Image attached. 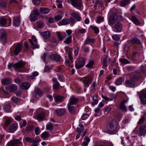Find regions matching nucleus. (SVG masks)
Masks as SVG:
<instances>
[{"mask_svg":"<svg viewBox=\"0 0 146 146\" xmlns=\"http://www.w3.org/2000/svg\"><path fill=\"white\" fill-rule=\"evenodd\" d=\"M25 140L27 142L32 143L37 142L38 141V140H34L30 137H26Z\"/></svg>","mask_w":146,"mask_h":146,"instance_id":"6e6d98bb","label":"nucleus"},{"mask_svg":"<svg viewBox=\"0 0 146 146\" xmlns=\"http://www.w3.org/2000/svg\"><path fill=\"white\" fill-rule=\"evenodd\" d=\"M11 101L15 104H17L20 101V99L15 96H13L11 98Z\"/></svg>","mask_w":146,"mask_h":146,"instance_id":"de8ad7c7","label":"nucleus"},{"mask_svg":"<svg viewBox=\"0 0 146 146\" xmlns=\"http://www.w3.org/2000/svg\"><path fill=\"white\" fill-rule=\"evenodd\" d=\"M12 123V121L11 119H8L5 121V126H7Z\"/></svg>","mask_w":146,"mask_h":146,"instance_id":"e2e57ef3","label":"nucleus"},{"mask_svg":"<svg viewBox=\"0 0 146 146\" xmlns=\"http://www.w3.org/2000/svg\"><path fill=\"white\" fill-rule=\"evenodd\" d=\"M135 84V82L131 79L126 80L125 83V85L128 87L134 86Z\"/></svg>","mask_w":146,"mask_h":146,"instance_id":"f8f14e48","label":"nucleus"},{"mask_svg":"<svg viewBox=\"0 0 146 146\" xmlns=\"http://www.w3.org/2000/svg\"><path fill=\"white\" fill-rule=\"evenodd\" d=\"M50 91V86H47L44 89V90L43 91L44 93H47L49 92Z\"/></svg>","mask_w":146,"mask_h":146,"instance_id":"338daca9","label":"nucleus"},{"mask_svg":"<svg viewBox=\"0 0 146 146\" xmlns=\"http://www.w3.org/2000/svg\"><path fill=\"white\" fill-rule=\"evenodd\" d=\"M34 93L36 95L39 96L42 95L43 93L44 92L43 90H41L39 88H36L34 90Z\"/></svg>","mask_w":146,"mask_h":146,"instance_id":"cd10ccee","label":"nucleus"},{"mask_svg":"<svg viewBox=\"0 0 146 146\" xmlns=\"http://www.w3.org/2000/svg\"><path fill=\"white\" fill-rule=\"evenodd\" d=\"M70 23V21L68 19H63L59 22V24L61 25H65Z\"/></svg>","mask_w":146,"mask_h":146,"instance_id":"2f4dec72","label":"nucleus"},{"mask_svg":"<svg viewBox=\"0 0 146 146\" xmlns=\"http://www.w3.org/2000/svg\"><path fill=\"white\" fill-rule=\"evenodd\" d=\"M117 123L114 120L110 122L107 126V130L110 133L115 131L117 129Z\"/></svg>","mask_w":146,"mask_h":146,"instance_id":"7ed1b4c3","label":"nucleus"},{"mask_svg":"<svg viewBox=\"0 0 146 146\" xmlns=\"http://www.w3.org/2000/svg\"><path fill=\"white\" fill-rule=\"evenodd\" d=\"M93 100L94 104H96L98 103V100H97V97L96 95H94L92 97Z\"/></svg>","mask_w":146,"mask_h":146,"instance_id":"bf43d9fd","label":"nucleus"},{"mask_svg":"<svg viewBox=\"0 0 146 146\" xmlns=\"http://www.w3.org/2000/svg\"><path fill=\"white\" fill-rule=\"evenodd\" d=\"M84 129V127L82 124L80 123L78 125V127H77V130L78 133H82Z\"/></svg>","mask_w":146,"mask_h":146,"instance_id":"e433bc0d","label":"nucleus"},{"mask_svg":"<svg viewBox=\"0 0 146 146\" xmlns=\"http://www.w3.org/2000/svg\"><path fill=\"white\" fill-rule=\"evenodd\" d=\"M20 23V19L19 17H14L13 18V24L15 27L18 26Z\"/></svg>","mask_w":146,"mask_h":146,"instance_id":"a211bd4d","label":"nucleus"},{"mask_svg":"<svg viewBox=\"0 0 146 146\" xmlns=\"http://www.w3.org/2000/svg\"><path fill=\"white\" fill-rule=\"evenodd\" d=\"M112 39L115 41L119 40L120 38L117 35H113L112 36Z\"/></svg>","mask_w":146,"mask_h":146,"instance_id":"052dcab7","label":"nucleus"},{"mask_svg":"<svg viewBox=\"0 0 146 146\" xmlns=\"http://www.w3.org/2000/svg\"><path fill=\"white\" fill-rule=\"evenodd\" d=\"M80 80L83 83L84 87H88L91 83L92 79L91 78L84 77L81 79Z\"/></svg>","mask_w":146,"mask_h":146,"instance_id":"423d86ee","label":"nucleus"},{"mask_svg":"<svg viewBox=\"0 0 146 146\" xmlns=\"http://www.w3.org/2000/svg\"><path fill=\"white\" fill-rule=\"evenodd\" d=\"M53 128V124L51 122L48 123L46 126V130H49L50 131H52Z\"/></svg>","mask_w":146,"mask_h":146,"instance_id":"c03bdc74","label":"nucleus"},{"mask_svg":"<svg viewBox=\"0 0 146 146\" xmlns=\"http://www.w3.org/2000/svg\"><path fill=\"white\" fill-rule=\"evenodd\" d=\"M65 112V110H55L54 111V113H56L58 116L63 115Z\"/></svg>","mask_w":146,"mask_h":146,"instance_id":"ea45409f","label":"nucleus"},{"mask_svg":"<svg viewBox=\"0 0 146 146\" xmlns=\"http://www.w3.org/2000/svg\"><path fill=\"white\" fill-rule=\"evenodd\" d=\"M39 11L40 13L44 14H46L50 11V9L47 7H40L39 8Z\"/></svg>","mask_w":146,"mask_h":146,"instance_id":"4be33fe9","label":"nucleus"},{"mask_svg":"<svg viewBox=\"0 0 146 146\" xmlns=\"http://www.w3.org/2000/svg\"><path fill=\"white\" fill-rule=\"evenodd\" d=\"M146 117V114H144L143 116L141 118L139 119V121L138 122V124H141L144 121L145 118Z\"/></svg>","mask_w":146,"mask_h":146,"instance_id":"8fccbe9b","label":"nucleus"},{"mask_svg":"<svg viewBox=\"0 0 146 146\" xmlns=\"http://www.w3.org/2000/svg\"><path fill=\"white\" fill-rule=\"evenodd\" d=\"M85 63V60L83 58H78L75 63V66L77 69L82 67Z\"/></svg>","mask_w":146,"mask_h":146,"instance_id":"20e7f679","label":"nucleus"},{"mask_svg":"<svg viewBox=\"0 0 146 146\" xmlns=\"http://www.w3.org/2000/svg\"><path fill=\"white\" fill-rule=\"evenodd\" d=\"M127 100H124L121 102L120 104V107L121 110H126V107L125 104L127 102Z\"/></svg>","mask_w":146,"mask_h":146,"instance_id":"37998d69","label":"nucleus"},{"mask_svg":"<svg viewBox=\"0 0 146 146\" xmlns=\"http://www.w3.org/2000/svg\"><path fill=\"white\" fill-rule=\"evenodd\" d=\"M71 15L76 19L77 21H80L82 20V18L79 15V13L78 12L73 13L71 14Z\"/></svg>","mask_w":146,"mask_h":146,"instance_id":"412c9836","label":"nucleus"},{"mask_svg":"<svg viewBox=\"0 0 146 146\" xmlns=\"http://www.w3.org/2000/svg\"><path fill=\"white\" fill-rule=\"evenodd\" d=\"M140 71L143 72H146V65L141 66L140 67Z\"/></svg>","mask_w":146,"mask_h":146,"instance_id":"680f3d73","label":"nucleus"},{"mask_svg":"<svg viewBox=\"0 0 146 146\" xmlns=\"http://www.w3.org/2000/svg\"><path fill=\"white\" fill-rule=\"evenodd\" d=\"M127 42L129 44H141L140 41L136 38H134L130 40H128Z\"/></svg>","mask_w":146,"mask_h":146,"instance_id":"dca6fc26","label":"nucleus"},{"mask_svg":"<svg viewBox=\"0 0 146 146\" xmlns=\"http://www.w3.org/2000/svg\"><path fill=\"white\" fill-rule=\"evenodd\" d=\"M141 77L138 72H135L131 74L130 78L135 82L138 81Z\"/></svg>","mask_w":146,"mask_h":146,"instance_id":"0eeeda50","label":"nucleus"},{"mask_svg":"<svg viewBox=\"0 0 146 146\" xmlns=\"http://www.w3.org/2000/svg\"><path fill=\"white\" fill-rule=\"evenodd\" d=\"M119 60L121 63L124 64H127L130 62L128 60L125 58H121Z\"/></svg>","mask_w":146,"mask_h":146,"instance_id":"3c124183","label":"nucleus"},{"mask_svg":"<svg viewBox=\"0 0 146 146\" xmlns=\"http://www.w3.org/2000/svg\"><path fill=\"white\" fill-rule=\"evenodd\" d=\"M72 41V36L71 35L69 36L66 38L63 42L64 43L67 44H69Z\"/></svg>","mask_w":146,"mask_h":146,"instance_id":"49530a36","label":"nucleus"},{"mask_svg":"<svg viewBox=\"0 0 146 146\" xmlns=\"http://www.w3.org/2000/svg\"><path fill=\"white\" fill-rule=\"evenodd\" d=\"M25 65V63L22 61L19 62L14 64L15 69L16 70L23 68Z\"/></svg>","mask_w":146,"mask_h":146,"instance_id":"4468645a","label":"nucleus"},{"mask_svg":"<svg viewBox=\"0 0 146 146\" xmlns=\"http://www.w3.org/2000/svg\"><path fill=\"white\" fill-rule=\"evenodd\" d=\"M50 57L53 60L58 62L60 61L61 59V57L58 55L53 54L50 55Z\"/></svg>","mask_w":146,"mask_h":146,"instance_id":"f3484780","label":"nucleus"},{"mask_svg":"<svg viewBox=\"0 0 146 146\" xmlns=\"http://www.w3.org/2000/svg\"><path fill=\"white\" fill-rule=\"evenodd\" d=\"M72 62H73L72 60H70L69 61L68 60H66L65 61V64L67 66H68L69 67H72Z\"/></svg>","mask_w":146,"mask_h":146,"instance_id":"09e8293b","label":"nucleus"},{"mask_svg":"<svg viewBox=\"0 0 146 146\" xmlns=\"http://www.w3.org/2000/svg\"><path fill=\"white\" fill-rule=\"evenodd\" d=\"M89 116L88 114H83L82 117L81 119L84 120H86Z\"/></svg>","mask_w":146,"mask_h":146,"instance_id":"774afa93","label":"nucleus"},{"mask_svg":"<svg viewBox=\"0 0 146 146\" xmlns=\"http://www.w3.org/2000/svg\"><path fill=\"white\" fill-rule=\"evenodd\" d=\"M38 74V72L36 71L33 72L32 73L33 76H30L29 77V78L31 80L35 78L34 77L37 76Z\"/></svg>","mask_w":146,"mask_h":146,"instance_id":"5fc2aeb1","label":"nucleus"},{"mask_svg":"<svg viewBox=\"0 0 146 146\" xmlns=\"http://www.w3.org/2000/svg\"><path fill=\"white\" fill-rule=\"evenodd\" d=\"M133 131L135 134H138L139 136H142L146 133V126L143 125L139 128L136 127L133 130Z\"/></svg>","mask_w":146,"mask_h":146,"instance_id":"f257e3e1","label":"nucleus"},{"mask_svg":"<svg viewBox=\"0 0 146 146\" xmlns=\"http://www.w3.org/2000/svg\"><path fill=\"white\" fill-rule=\"evenodd\" d=\"M29 40L31 44L30 46L31 48L34 49L35 48H39V45L37 44V43H34L33 42L32 40L31 39H29Z\"/></svg>","mask_w":146,"mask_h":146,"instance_id":"a878e982","label":"nucleus"},{"mask_svg":"<svg viewBox=\"0 0 146 146\" xmlns=\"http://www.w3.org/2000/svg\"><path fill=\"white\" fill-rule=\"evenodd\" d=\"M91 28L94 31V33L96 34L98 33L99 31V30L98 28L96 26H91Z\"/></svg>","mask_w":146,"mask_h":146,"instance_id":"13d9d810","label":"nucleus"},{"mask_svg":"<svg viewBox=\"0 0 146 146\" xmlns=\"http://www.w3.org/2000/svg\"><path fill=\"white\" fill-rule=\"evenodd\" d=\"M22 138L20 137L18 139H16L13 141L10 144H9L10 146H18L22 143Z\"/></svg>","mask_w":146,"mask_h":146,"instance_id":"ddd939ff","label":"nucleus"},{"mask_svg":"<svg viewBox=\"0 0 146 146\" xmlns=\"http://www.w3.org/2000/svg\"><path fill=\"white\" fill-rule=\"evenodd\" d=\"M114 28L115 32H120L122 30L123 25L120 22L117 21L115 23Z\"/></svg>","mask_w":146,"mask_h":146,"instance_id":"6e6552de","label":"nucleus"},{"mask_svg":"<svg viewBox=\"0 0 146 146\" xmlns=\"http://www.w3.org/2000/svg\"><path fill=\"white\" fill-rule=\"evenodd\" d=\"M78 98L73 96L71 97L69 99V102L68 105V110H74L78 109L77 107H78V106H76L75 108V107L71 106V105L76 104L78 102Z\"/></svg>","mask_w":146,"mask_h":146,"instance_id":"f03ea898","label":"nucleus"},{"mask_svg":"<svg viewBox=\"0 0 146 146\" xmlns=\"http://www.w3.org/2000/svg\"><path fill=\"white\" fill-rule=\"evenodd\" d=\"M0 36L1 40L5 41L6 40V34L5 32L3 29L0 30Z\"/></svg>","mask_w":146,"mask_h":146,"instance_id":"5701e85b","label":"nucleus"},{"mask_svg":"<svg viewBox=\"0 0 146 146\" xmlns=\"http://www.w3.org/2000/svg\"><path fill=\"white\" fill-rule=\"evenodd\" d=\"M71 5L74 7L81 10L83 5L82 0H71Z\"/></svg>","mask_w":146,"mask_h":146,"instance_id":"39448f33","label":"nucleus"},{"mask_svg":"<svg viewBox=\"0 0 146 146\" xmlns=\"http://www.w3.org/2000/svg\"><path fill=\"white\" fill-rule=\"evenodd\" d=\"M7 24V19L3 17L0 18V25L1 27L5 26Z\"/></svg>","mask_w":146,"mask_h":146,"instance_id":"c756f323","label":"nucleus"},{"mask_svg":"<svg viewBox=\"0 0 146 146\" xmlns=\"http://www.w3.org/2000/svg\"><path fill=\"white\" fill-rule=\"evenodd\" d=\"M137 93L139 98L146 97V90H143Z\"/></svg>","mask_w":146,"mask_h":146,"instance_id":"4c0bfd02","label":"nucleus"},{"mask_svg":"<svg viewBox=\"0 0 146 146\" xmlns=\"http://www.w3.org/2000/svg\"><path fill=\"white\" fill-rule=\"evenodd\" d=\"M131 20L135 24L137 25H140V22L135 16H133L132 17Z\"/></svg>","mask_w":146,"mask_h":146,"instance_id":"c9c22d12","label":"nucleus"},{"mask_svg":"<svg viewBox=\"0 0 146 146\" xmlns=\"http://www.w3.org/2000/svg\"><path fill=\"white\" fill-rule=\"evenodd\" d=\"M12 80L10 78H6L3 80L1 81V83L3 85H8L11 83Z\"/></svg>","mask_w":146,"mask_h":146,"instance_id":"393cba45","label":"nucleus"},{"mask_svg":"<svg viewBox=\"0 0 146 146\" xmlns=\"http://www.w3.org/2000/svg\"><path fill=\"white\" fill-rule=\"evenodd\" d=\"M29 18L31 21H35L38 19V16L34 14H31L29 16Z\"/></svg>","mask_w":146,"mask_h":146,"instance_id":"a19ab883","label":"nucleus"},{"mask_svg":"<svg viewBox=\"0 0 146 146\" xmlns=\"http://www.w3.org/2000/svg\"><path fill=\"white\" fill-rule=\"evenodd\" d=\"M57 37L58 40L60 41H62L66 36L65 33H63L59 32H57L56 33Z\"/></svg>","mask_w":146,"mask_h":146,"instance_id":"2eb2a0df","label":"nucleus"},{"mask_svg":"<svg viewBox=\"0 0 146 146\" xmlns=\"http://www.w3.org/2000/svg\"><path fill=\"white\" fill-rule=\"evenodd\" d=\"M52 80L53 83L52 86L53 89L55 90L59 89L60 88V85L57 78H53Z\"/></svg>","mask_w":146,"mask_h":146,"instance_id":"9d476101","label":"nucleus"},{"mask_svg":"<svg viewBox=\"0 0 146 146\" xmlns=\"http://www.w3.org/2000/svg\"><path fill=\"white\" fill-rule=\"evenodd\" d=\"M17 125L15 124H13L9 127V133H13L17 129Z\"/></svg>","mask_w":146,"mask_h":146,"instance_id":"7c9ffc66","label":"nucleus"},{"mask_svg":"<svg viewBox=\"0 0 146 146\" xmlns=\"http://www.w3.org/2000/svg\"><path fill=\"white\" fill-rule=\"evenodd\" d=\"M124 78L122 77H119L118 78L116 81V85H119L121 84L122 82L124 80Z\"/></svg>","mask_w":146,"mask_h":146,"instance_id":"79ce46f5","label":"nucleus"},{"mask_svg":"<svg viewBox=\"0 0 146 146\" xmlns=\"http://www.w3.org/2000/svg\"><path fill=\"white\" fill-rule=\"evenodd\" d=\"M84 141L81 144L82 146H87L90 141V139L88 137H85L84 139Z\"/></svg>","mask_w":146,"mask_h":146,"instance_id":"473e14b6","label":"nucleus"},{"mask_svg":"<svg viewBox=\"0 0 146 146\" xmlns=\"http://www.w3.org/2000/svg\"><path fill=\"white\" fill-rule=\"evenodd\" d=\"M100 146H113L112 142L110 141L101 143H99Z\"/></svg>","mask_w":146,"mask_h":146,"instance_id":"58836bf2","label":"nucleus"},{"mask_svg":"<svg viewBox=\"0 0 146 146\" xmlns=\"http://www.w3.org/2000/svg\"><path fill=\"white\" fill-rule=\"evenodd\" d=\"M45 115V113L44 112H42L41 113L39 114L37 116L38 119V120H42L44 117Z\"/></svg>","mask_w":146,"mask_h":146,"instance_id":"a18cd8bd","label":"nucleus"},{"mask_svg":"<svg viewBox=\"0 0 146 146\" xmlns=\"http://www.w3.org/2000/svg\"><path fill=\"white\" fill-rule=\"evenodd\" d=\"M141 103L143 104H146V97L139 98Z\"/></svg>","mask_w":146,"mask_h":146,"instance_id":"4d7b16f0","label":"nucleus"},{"mask_svg":"<svg viewBox=\"0 0 146 146\" xmlns=\"http://www.w3.org/2000/svg\"><path fill=\"white\" fill-rule=\"evenodd\" d=\"M129 0H124L120 2V5L121 6L124 7L127 5L129 2Z\"/></svg>","mask_w":146,"mask_h":146,"instance_id":"864d4df0","label":"nucleus"},{"mask_svg":"<svg viewBox=\"0 0 146 146\" xmlns=\"http://www.w3.org/2000/svg\"><path fill=\"white\" fill-rule=\"evenodd\" d=\"M96 41L95 38H91L89 37H88L86 38L85 41L84 45L86 46L87 44H90L94 43Z\"/></svg>","mask_w":146,"mask_h":146,"instance_id":"6ab92c4d","label":"nucleus"},{"mask_svg":"<svg viewBox=\"0 0 146 146\" xmlns=\"http://www.w3.org/2000/svg\"><path fill=\"white\" fill-rule=\"evenodd\" d=\"M117 19L116 14L114 13L111 14L108 20L109 25H113L117 21Z\"/></svg>","mask_w":146,"mask_h":146,"instance_id":"1a4fd4ad","label":"nucleus"},{"mask_svg":"<svg viewBox=\"0 0 146 146\" xmlns=\"http://www.w3.org/2000/svg\"><path fill=\"white\" fill-rule=\"evenodd\" d=\"M85 46L84 45V46L82 47V49H83L85 52H88L89 51V48L88 47Z\"/></svg>","mask_w":146,"mask_h":146,"instance_id":"0e129e2a","label":"nucleus"},{"mask_svg":"<svg viewBox=\"0 0 146 146\" xmlns=\"http://www.w3.org/2000/svg\"><path fill=\"white\" fill-rule=\"evenodd\" d=\"M17 88V86L16 85L11 84L7 87L6 90L10 92H12L15 91Z\"/></svg>","mask_w":146,"mask_h":146,"instance_id":"9b49d317","label":"nucleus"},{"mask_svg":"<svg viewBox=\"0 0 146 146\" xmlns=\"http://www.w3.org/2000/svg\"><path fill=\"white\" fill-rule=\"evenodd\" d=\"M129 137H127V141L128 142V144H127V146H133V142H132L129 140Z\"/></svg>","mask_w":146,"mask_h":146,"instance_id":"69168bd1","label":"nucleus"},{"mask_svg":"<svg viewBox=\"0 0 146 146\" xmlns=\"http://www.w3.org/2000/svg\"><path fill=\"white\" fill-rule=\"evenodd\" d=\"M30 84L27 82H24L21 86V88L23 90H28L30 87Z\"/></svg>","mask_w":146,"mask_h":146,"instance_id":"bb28decb","label":"nucleus"},{"mask_svg":"<svg viewBox=\"0 0 146 146\" xmlns=\"http://www.w3.org/2000/svg\"><path fill=\"white\" fill-rule=\"evenodd\" d=\"M22 50V46L20 44H18L16 48L14 51L15 54L16 55H17L20 53Z\"/></svg>","mask_w":146,"mask_h":146,"instance_id":"b1692460","label":"nucleus"},{"mask_svg":"<svg viewBox=\"0 0 146 146\" xmlns=\"http://www.w3.org/2000/svg\"><path fill=\"white\" fill-rule=\"evenodd\" d=\"M7 7V3L6 2L2 1H0V7L4 8Z\"/></svg>","mask_w":146,"mask_h":146,"instance_id":"603ef678","label":"nucleus"},{"mask_svg":"<svg viewBox=\"0 0 146 146\" xmlns=\"http://www.w3.org/2000/svg\"><path fill=\"white\" fill-rule=\"evenodd\" d=\"M40 34L45 39L48 38L51 36V34L50 32L46 31L43 32H41Z\"/></svg>","mask_w":146,"mask_h":146,"instance_id":"aec40b11","label":"nucleus"},{"mask_svg":"<svg viewBox=\"0 0 146 146\" xmlns=\"http://www.w3.org/2000/svg\"><path fill=\"white\" fill-rule=\"evenodd\" d=\"M50 137L49 133L47 131H45L43 132L41 135V137L44 139L48 138Z\"/></svg>","mask_w":146,"mask_h":146,"instance_id":"f704fd0d","label":"nucleus"},{"mask_svg":"<svg viewBox=\"0 0 146 146\" xmlns=\"http://www.w3.org/2000/svg\"><path fill=\"white\" fill-rule=\"evenodd\" d=\"M64 97L59 95L56 96L55 98V101L56 102H62L64 100Z\"/></svg>","mask_w":146,"mask_h":146,"instance_id":"72a5a7b5","label":"nucleus"},{"mask_svg":"<svg viewBox=\"0 0 146 146\" xmlns=\"http://www.w3.org/2000/svg\"><path fill=\"white\" fill-rule=\"evenodd\" d=\"M114 115L116 119L119 121L121 120L122 116V115L117 111H116L115 112V113L114 114Z\"/></svg>","mask_w":146,"mask_h":146,"instance_id":"c85d7f7f","label":"nucleus"}]
</instances>
